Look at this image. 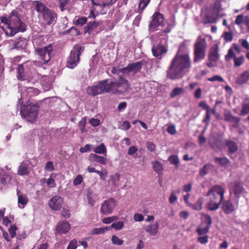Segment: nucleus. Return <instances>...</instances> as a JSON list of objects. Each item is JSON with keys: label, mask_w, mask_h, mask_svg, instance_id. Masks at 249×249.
<instances>
[{"label": "nucleus", "mask_w": 249, "mask_h": 249, "mask_svg": "<svg viewBox=\"0 0 249 249\" xmlns=\"http://www.w3.org/2000/svg\"><path fill=\"white\" fill-rule=\"evenodd\" d=\"M11 179L12 177L10 174L8 173L4 172L3 174H0V184L6 185L10 183Z\"/></svg>", "instance_id": "obj_30"}, {"label": "nucleus", "mask_w": 249, "mask_h": 249, "mask_svg": "<svg viewBox=\"0 0 249 249\" xmlns=\"http://www.w3.org/2000/svg\"><path fill=\"white\" fill-rule=\"evenodd\" d=\"M27 95L29 97L35 96L39 93V90L34 87H29L26 89Z\"/></svg>", "instance_id": "obj_37"}, {"label": "nucleus", "mask_w": 249, "mask_h": 249, "mask_svg": "<svg viewBox=\"0 0 249 249\" xmlns=\"http://www.w3.org/2000/svg\"><path fill=\"white\" fill-rule=\"evenodd\" d=\"M236 57L235 54L232 48L229 49L227 54L225 55V60L229 61L231 58H234Z\"/></svg>", "instance_id": "obj_45"}, {"label": "nucleus", "mask_w": 249, "mask_h": 249, "mask_svg": "<svg viewBox=\"0 0 249 249\" xmlns=\"http://www.w3.org/2000/svg\"><path fill=\"white\" fill-rule=\"evenodd\" d=\"M163 20V15L160 12H155L152 16V19L149 25V29L152 31L157 30V28L162 25Z\"/></svg>", "instance_id": "obj_13"}, {"label": "nucleus", "mask_w": 249, "mask_h": 249, "mask_svg": "<svg viewBox=\"0 0 249 249\" xmlns=\"http://www.w3.org/2000/svg\"><path fill=\"white\" fill-rule=\"evenodd\" d=\"M207 196L210 197V200L207 205V207L210 211H213L218 209L217 196H218V185H214L207 193Z\"/></svg>", "instance_id": "obj_9"}, {"label": "nucleus", "mask_w": 249, "mask_h": 249, "mask_svg": "<svg viewBox=\"0 0 249 249\" xmlns=\"http://www.w3.org/2000/svg\"><path fill=\"white\" fill-rule=\"evenodd\" d=\"M130 89V84L127 80L123 76L118 79H106L98 82L94 86L87 88V93L90 96H95L99 94L111 92L113 94H121L126 92Z\"/></svg>", "instance_id": "obj_2"}, {"label": "nucleus", "mask_w": 249, "mask_h": 249, "mask_svg": "<svg viewBox=\"0 0 249 249\" xmlns=\"http://www.w3.org/2000/svg\"><path fill=\"white\" fill-rule=\"evenodd\" d=\"M77 245L76 240L73 239L70 242L67 249H76L77 247Z\"/></svg>", "instance_id": "obj_56"}, {"label": "nucleus", "mask_w": 249, "mask_h": 249, "mask_svg": "<svg viewBox=\"0 0 249 249\" xmlns=\"http://www.w3.org/2000/svg\"><path fill=\"white\" fill-rule=\"evenodd\" d=\"M201 223L197 226L196 231L199 235H205L208 232L212 224V219L208 214H202Z\"/></svg>", "instance_id": "obj_10"}, {"label": "nucleus", "mask_w": 249, "mask_h": 249, "mask_svg": "<svg viewBox=\"0 0 249 249\" xmlns=\"http://www.w3.org/2000/svg\"><path fill=\"white\" fill-rule=\"evenodd\" d=\"M124 226V223L122 221H119L114 222L111 225V227L115 229V230H120L122 229Z\"/></svg>", "instance_id": "obj_51"}, {"label": "nucleus", "mask_w": 249, "mask_h": 249, "mask_svg": "<svg viewBox=\"0 0 249 249\" xmlns=\"http://www.w3.org/2000/svg\"><path fill=\"white\" fill-rule=\"evenodd\" d=\"M209 143L213 150H217L218 149V141L213 136L210 138Z\"/></svg>", "instance_id": "obj_40"}, {"label": "nucleus", "mask_w": 249, "mask_h": 249, "mask_svg": "<svg viewBox=\"0 0 249 249\" xmlns=\"http://www.w3.org/2000/svg\"><path fill=\"white\" fill-rule=\"evenodd\" d=\"M90 124L93 126H97L100 124V121L97 119L92 118L89 121Z\"/></svg>", "instance_id": "obj_64"}, {"label": "nucleus", "mask_w": 249, "mask_h": 249, "mask_svg": "<svg viewBox=\"0 0 249 249\" xmlns=\"http://www.w3.org/2000/svg\"><path fill=\"white\" fill-rule=\"evenodd\" d=\"M18 75L17 78L18 80H23L25 79V77L24 75V68L23 65L22 64H20L19 65L18 68Z\"/></svg>", "instance_id": "obj_39"}, {"label": "nucleus", "mask_w": 249, "mask_h": 249, "mask_svg": "<svg viewBox=\"0 0 249 249\" xmlns=\"http://www.w3.org/2000/svg\"><path fill=\"white\" fill-rule=\"evenodd\" d=\"M219 164L225 168H228L231 166L230 161L225 157L219 158Z\"/></svg>", "instance_id": "obj_38"}, {"label": "nucleus", "mask_w": 249, "mask_h": 249, "mask_svg": "<svg viewBox=\"0 0 249 249\" xmlns=\"http://www.w3.org/2000/svg\"><path fill=\"white\" fill-rule=\"evenodd\" d=\"M146 146L148 150L150 152H153L155 149L156 146L152 142H146Z\"/></svg>", "instance_id": "obj_63"}, {"label": "nucleus", "mask_w": 249, "mask_h": 249, "mask_svg": "<svg viewBox=\"0 0 249 249\" xmlns=\"http://www.w3.org/2000/svg\"><path fill=\"white\" fill-rule=\"evenodd\" d=\"M214 166L212 164H205L202 169L200 170L199 175L200 176H204L213 169Z\"/></svg>", "instance_id": "obj_29"}, {"label": "nucleus", "mask_w": 249, "mask_h": 249, "mask_svg": "<svg viewBox=\"0 0 249 249\" xmlns=\"http://www.w3.org/2000/svg\"><path fill=\"white\" fill-rule=\"evenodd\" d=\"M63 204V198L59 196H53L49 201V205L54 211L59 210Z\"/></svg>", "instance_id": "obj_16"}, {"label": "nucleus", "mask_w": 249, "mask_h": 249, "mask_svg": "<svg viewBox=\"0 0 249 249\" xmlns=\"http://www.w3.org/2000/svg\"><path fill=\"white\" fill-rule=\"evenodd\" d=\"M84 48L80 45H75L71 51L67 58V67L73 69L75 67L80 60V56Z\"/></svg>", "instance_id": "obj_7"}, {"label": "nucleus", "mask_w": 249, "mask_h": 249, "mask_svg": "<svg viewBox=\"0 0 249 249\" xmlns=\"http://www.w3.org/2000/svg\"><path fill=\"white\" fill-rule=\"evenodd\" d=\"M59 2V7L63 12L66 9V6L71 0H58Z\"/></svg>", "instance_id": "obj_48"}, {"label": "nucleus", "mask_w": 249, "mask_h": 249, "mask_svg": "<svg viewBox=\"0 0 249 249\" xmlns=\"http://www.w3.org/2000/svg\"><path fill=\"white\" fill-rule=\"evenodd\" d=\"M93 151L95 153L102 154H104L105 156H107V150L104 143H101L100 145L95 147Z\"/></svg>", "instance_id": "obj_34"}, {"label": "nucleus", "mask_w": 249, "mask_h": 249, "mask_svg": "<svg viewBox=\"0 0 249 249\" xmlns=\"http://www.w3.org/2000/svg\"><path fill=\"white\" fill-rule=\"evenodd\" d=\"M243 190L244 188L240 183H233L232 191L236 196L239 197L240 195L243 192Z\"/></svg>", "instance_id": "obj_27"}, {"label": "nucleus", "mask_w": 249, "mask_h": 249, "mask_svg": "<svg viewBox=\"0 0 249 249\" xmlns=\"http://www.w3.org/2000/svg\"><path fill=\"white\" fill-rule=\"evenodd\" d=\"M249 113V99L246 98L242 103L240 115H245Z\"/></svg>", "instance_id": "obj_28"}, {"label": "nucleus", "mask_w": 249, "mask_h": 249, "mask_svg": "<svg viewBox=\"0 0 249 249\" xmlns=\"http://www.w3.org/2000/svg\"><path fill=\"white\" fill-rule=\"evenodd\" d=\"M67 32L71 33L72 36H77L80 35V32L79 30L74 27L70 28Z\"/></svg>", "instance_id": "obj_52"}, {"label": "nucleus", "mask_w": 249, "mask_h": 249, "mask_svg": "<svg viewBox=\"0 0 249 249\" xmlns=\"http://www.w3.org/2000/svg\"><path fill=\"white\" fill-rule=\"evenodd\" d=\"M91 234L92 235L94 234H100L104 233V231L102 228H96L92 229L91 231Z\"/></svg>", "instance_id": "obj_55"}, {"label": "nucleus", "mask_w": 249, "mask_h": 249, "mask_svg": "<svg viewBox=\"0 0 249 249\" xmlns=\"http://www.w3.org/2000/svg\"><path fill=\"white\" fill-rule=\"evenodd\" d=\"M204 202V199L203 197L199 198L197 200L194 204L190 203L188 204V206L191 207L194 210L196 211H199L202 210L203 208V204Z\"/></svg>", "instance_id": "obj_25"}, {"label": "nucleus", "mask_w": 249, "mask_h": 249, "mask_svg": "<svg viewBox=\"0 0 249 249\" xmlns=\"http://www.w3.org/2000/svg\"><path fill=\"white\" fill-rule=\"evenodd\" d=\"M89 158V160L97 162L102 165H106L107 163V160L105 157L99 156L96 154H90Z\"/></svg>", "instance_id": "obj_21"}, {"label": "nucleus", "mask_w": 249, "mask_h": 249, "mask_svg": "<svg viewBox=\"0 0 249 249\" xmlns=\"http://www.w3.org/2000/svg\"><path fill=\"white\" fill-rule=\"evenodd\" d=\"M206 48L207 43L206 39L204 38H198L194 46V63H196L204 59Z\"/></svg>", "instance_id": "obj_6"}, {"label": "nucleus", "mask_w": 249, "mask_h": 249, "mask_svg": "<svg viewBox=\"0 0 249 249\" xmlns=\"http://www.w3.org/2000/svg\"><path fill=\"white\" fill-rule=\"evenodd\" d=\"M111 241L113 244L118 246H121L124 243L123 240L120 239L118 237L114 235L112 236Z\"/></svg>", "instance_id": "obj_46"}, {"label": "nucleus", "mask_w": 249, "mask_h": 249, "mask_svg": "<svg viewBox=\"0 0 249 249\" xmlns=\"http://www.w3.org/2000/svg\"><path fill=\"white\" fill-rule=\"evenodd\" d=\"M239 42L243 48L249 51V43L246 39H241L239 40Z\"/></svg>", "instance_id": "obj_62"}, {"label": "nucleus", "mask_w": 249, "mask_h": 249, "mask_svg": "<svg viewBox=\"0 0 249 249\" xmlns=\"http://www.w3.org/2000/svg\"><path fill=\"white\" fill-rule=\"evenodd\" d=\"M46 183L47 185L50 187H54L56 186L55 180L51 178V176L47 179Z\"/></svg>", "instance_id": "obj_60"}, {"label": "nucleus", "mask_w": 249, "mask_h": 249, "mask_svg": "<svg viewBox=\"0 0 249 249\" xmlns=\"http://www.w3.org/2000/svg\"><path fill=\"white\" fill-rule=\"evenodd\" d=\"M159 224L156 222L154 224H151L145 227L144 230L146 232L152 236L156 235L159 231Z\"/></svg>", "instance_id": "obj_19"}, {"label": "nucleus", "mask_w": 249, "mask_h": 249, "mask_svg": "<svg viewBox=\"0 0 249 249\" xmlns=\"http://www.w3.org/2000/svg\"><path fill=\"white\" fill-rule=\"evenodd\" d=\"M45 169L46 170L49 171H53L54 168L53 162L51 161H48L46 164Z\"/></svg>", "instance_id": "obj_59"}, {"label": "nucleus", "mask_w": 249, "mask_h": 249, "mask_svg": "<svg viewBox=\"0 0 249 249\" xmlns=\"http://www.w3.org/2000/svg\"><path fill=\"white\" fill-rule=\"evenodd\" d=\"M99 25V22L93 21L89 22L88 25L84 28L85 33H89L91 30L95 29Z\"/></svg>", "instance_id": "obj_33"}, {"label": "nucleus", "mask_w": 249, "mask_h": 249, "mask_svg": "<svg viewBox=\"0 0 249 249\" xmlns=\"http://www.w3.org/2000/svg\"><path fill=\"white\" fill-rule=\"evenodd\" d=\"M186 50V44L183 42L180 44L166 71L167 78L171 80L179 79L190 71L192 62L188 53L185 52Z\"/></svg>", "instance_id": "obj_1"}, {"label": "nucleus", "mask_w": 249, "mask_h": 249, "mask_svg": "<svg viewBox=\"0 0 249 249\" xmlns=\"http://www.w3.org/2000/svg\"><path fill=\"white\" fill-rule=\"evenodd\" d=\"M217 18L218 11L215 12L214 16L213 17L211 16L209 14L207 15L204 19L203 22L204 24L215 23L216 22Z\"/></svg>", "instance_id": "obj_32"}, {"label": "nucleus", "mask_w": 249, "mask_h": 249, "mask_svg": "<svg viewBox=\"0 0 249 249\" xmlns=\"http://www.w3.org/2000/svg\"><path fill=\"white\" fill-rule=\"evenodd\" d=\"M209 59L210 61L207 62L206 65L210 68L213 67L215 65V62L218 60V44H215L211 49Z\"/></svg>", "instance_id": "obj_15"}, {"label": "nucleus", "mask_w": 249, "mask_h": 249, "mask_svg": "<svg viewBox=\"0 0 249 249\" xmlns=\"http://www.w3.org/2000/svg\"><path fill=\"white\" fill-rule=\"evenodd\" d=\"M168 160L172 164L175 165H178L179 162V160L178 156L174 155L169 156L168 158Z\"/></svg>", "instance_id": "obj_41"}, {"label": "nucleus", "mask_w": 249, "mask_h": 249, "mask_svg": "<svg viewBox=\"0 0 249 249\" xmlns=\"http://www.w3.org/2000/svg\"><path fill=\"white\" fill-rule=\"evenodd\" d=\"M183 89L181 88H176L173 90V91L171 93L170 96L171 97H174L183 93Z\"/></svg>", "instance_id": "obj_43"}, {"label": "nucleus", "mask_w": 249, "mask_h": 249, "mask_svg": "<svg viewBox=\"0 0 249 249\" xmlns=\"http://www.w3.org/2000/svg\"><path fill=\"white\" fill-rule=\"evenodd\" d=\"M153 165V169L158 174V176H161L162 174L163 168L162 163L158 161L155 160L152 162Z\"/></svg>", "instance_id": "obj_23"}, {"label": "nucleus", "mask_w": 249, "mask_h": 249, "mask_svg": "<svg viewBox=\"0 0 249 249\" xmlns=\"http://www.w3.org/2000/svg\"><path fill=\"white\" fill-rule=\"evenodd\" d=\"M83 180L82 175H79L74 179L73 184L74 186L80 184Z\"/></svg>", "instance_id": "obj_53"}, {"label": "nucleus", "mask_w": 249, "mask_h": 249, "mask_svg": "<svg viewBox=\"0 0 249 249\" xmlns=\"http://www.w3.org/2000/svg\"><path fill=\"white\" fill-rule=\"evenodd\" d=\"M53 51V46L49 44L44 48H37L35 50V53L38 56L40 62L45 64L51 60Z\"/></svg>", "instance_id": "obj_8"}, {"label": "nucleus", "mask_w": 249, "mask_h": 249, "mask_svg": "<svg viewBox=\"0 0 249 249\" xmlns=\"http://www.w3.org/2000/svg\"><path fill=\"white\" fill-rule=\"evenodd\" d=\"M116 206V201L113 198L105 200L101 206V213L104 215L111 214Z\"/></svg>", "instance_id": "obj_12"}, {"label": "nucleus", "mask_w": 249, "mask_h": 249, "mask_svg": "<svg viewBox=\"0 0 249 249\" xmlns=\"http://www.w3.org/2000/svg\"><path fill=\"white\" fill-rule=\"evenodd\" d=\"M222 37L226 42H231L233 39V34L231 32H225L223 33Z\"/></svg>", "instance_id": "obj_50"}, {"label": "nucleus", "mask_w": 249, "mask_h": 249, "mask_svg": "<svg viewBox=\"0 0 249 249\" xmlns=\"http://www.w3.org/2000/svg\"><path fill=\"white\" fill-rule=\"evenodd\" d=\"M197 240L201 244H205L208 242V236L205 235L203 236L199 237L197 238Z\"/></svg>", "instance_id": "obj_57"}, {"label": "nucleus", "mask_w": 249, "mask_h": 249, "mask_svg": "<svg viewBox=\"0 0 249 249\" xmlns=\"http://www.w3.org/2000/svg\"><path fill=\"white\" fill-rule=\"evenodd\" d=\"M1 22L10 29L13 35L18 32H23L26 30V25L20 20L18 12L16 10H13L8 17H2Z\"/></svg>", "instance_id": "obj_3"}, {"label": "nucleus", "mask_w": 249, "mask_h": 249, "mask_svg": "<svg viewBox=\"0 0 249 249\" xmlns=\"http://www.w3.org/2000/svg\"><path fill=\"white\" fill-rule=\"evenodd\" d=\"M31 170L29 164L26 162H22L18 168L17 174L20 176L28 175Z\"/></svg>", "instance_id": "obj_18"}, {"label": "nucleus", "mask_w": 249, "mask_h": 249, "mask_svg": "<svg viewBox=\"0 0 249 249\" xmlns=\"http://www.w3.org/2000/svg\"><path fill=\"white\" fill-rule=\"evenodd\" d=\"M87 21V18L86 17H81L74 21V24L77 26H82Z\"/></svg>", "instance_id": "obj_49"}, {"label": "nucleus", "mask_w": 249, "mask_h": 249, "mask_svg": "<svg viewBox=\"0 0 249 249\" xmlns=\"http://www.w3.org/2000/svg\"><path fill=\"white\" fill-rule=\"evenodd\" d=\"M39 106L37 104H33L30 101L26 105L21 107L20 114L21 117L29 122H34L38 114Z\"/></svg>", "instance_id": "obj_5"}, {"label": "nucleus", "mask_w": 249, "mask_h": 249, "mask_svg": "<svg viewBox=\"0 0 249 249\" xmlns=\"http://www.w3.org/2000/svg\"><path fill=\"white\" fill-rule=\"evenodd\" d=\"M168 49L160 42L154 44L152 48L153 55L159 59L162 58V55L167 53Z\"/></svg>", "instance_id": "obj_14"}, {"label": "nucleus", "mask_w": 249, "mask_h": 249, "mask_svg": "<svg viewBox=\"0 0 249 249\" xmlns=\"http://www.w3.org/2000/svg\"><path fill=\"white\" fill-rule=\"evenodd\" d=\"M180 193V189L174 190L172 191L171 194L169 198V202L171 204H173L177 201L178 197L176 196V195L178 194H179Z\"/></svg>", "instance_id": "obj_36"}, {"label": "nucleus", "mask_w": 249, "mask_h": 249, "mask_svg": "<svg viewBox=\"0 0 249 249\" xmlns=\"http://www.w3.org/2000/svg\"><path fill=\"white\" fill-rule=\"evenodd\" d=\"M244 57L243 55H242L239 57H235L234 58V65L235 67H239L241 65L243 64V63H244Z\"/></svg>", "instance_id": "obj_42"}, {"label": "nucleus", "mask_w": 249, "mask_h": 249, "mask_svg": "<svg viewBox=\"0 0 249 249\" xmlns=\"http://www.w3.org/2000/svg\"><path fill=\"white\" fill-rule=\"evenodd\" d=\"M36 10L42 14L41 20L45 25H51L56 20L57 14L52 10L48 8L42 2L36 1Z\"/></svg>", "instance_id": "obj_4"}, {"label": "nucleus", "mask_w": 249, "mask_h": 249, "mask_svg": "<svg viewBox=\"0 0 249 249\" xmlns=\"http://www.w3.org/2000/svg\"><path fill=\"white\" fill-rule=\"evenodd\" d=\"M244 20V16L243 15H239L236 17L235 23L238 25H240L242 23H243Z\"/></svg>", "instance_id": "obj_58"}, {"label": "nucleus", "mask_w": 249, "mask_h": 249, "mask_svg": "<svg viewBox=\"0 0 249 249\" xmlns=\"http://www.w3.org/2000/svg\"><path fill=\"white\" fill-rule=\"evenodd\" d=\"M117 220H118V217L117 216H112L111 217L104 218L102 219V222L105 224H108L114 221H117Z\"/></svg>", "instance_id": "obj_44"}, {"label": "nucleus", "mask_w": 249, "mask_h": 249, "mask_svg": "<svg viewBox=\"0 0 249 249\" xmlns=\"http://www.w3.org/2000/svg\"><path fill=\"white\" fill-rule=\"evenodd\" d=\"M224 118L225 121L231 123H234L233 126L237 127L239 125L240 118L233 116L231 113L227 112L224 114Z\"/></svg>", "instance_id": "obj_20"}, {"label": "nucleus", "mask_w": 249, "mask_h": 249, "mask_svg": "<svg viewBox=\"0 0 249 249\" xmlns=\"http://www.w3.org/2000/svg\"><path fill=\"white\" fill-rule=\"evenodd\" d=\"M70 225L66 221L59 223L56 227V230L59 234H65L70 231Z\"/></svg>", "instance_id": "obj_17"}, {"label": "nucleus", "mask_w": 249, "mask_h": 249, "mask_svg": "<svg viewBox=\"0 0 249 249\" xmlns=\"http://www.w3.org/2000/svg\"><path fill=\"white\" fill-rule=\"evenodd\" d=\"M249 80V71H244L239 77L237 80L236 82L238 84L242 85L247 82Z\"/></svg>", "instance_id": "obj_26"}, {"label": "nucleus", "mask_w": 249, "mask_h": 249, "mask_svg": "<svg viewBox=\"0 0 249 249\" xmlns=\"http://www.w3.org/2000/svg\"><path fill=\"white\" fill-rule=\"evenodd\" d=\"M167 132L171 135H175L177 133L176 126L174 125L169 126L166 129Z\"/></svg>", "instance_id": "obj_54"}, {"label": "nucleus", "mask_w": 249, "mask_h": 249, "mask_svg": "<svg viewBox=\"0 0 249 249\" xmlns=\"http://www.w3.org/2000/svg\"><path fill=\"white\" fill-rule=\"evenodd\" d=\"M150 0H140L137 9V12L142 13L150 2Z\"/></svg>", "instance_id": "obj_35"}, {"label": "nucleus", "mask_w": 249, "mask_h": 249, "mask_svg": "<svg viewBox=\"0 0 249 249\" xmlns=\"http://www.w3.org/2000/svg\"><path fill=\"white\" fill-rule=\"evenodd\" d=\"M226 145L228 147V152L230 154L233 153L238 150V146L236 143L233 141H227L226 143Z\"/></svg>", "instance_id": "obj_31"}, {"label": "nucleus", "mask_w": 249, "mask_h": 249, "mask_svg": "<svg viewBox=\"0 0 249 249\" xmlns=\"http://www.w3.org/2000/svg\"><path fill=\"white\" fill-rule=\"evenodd\" d=\"M143 64L144 62L143 61L132 63L129 64L125 67L120 69L119 71L123 74L131 73L134 75L141 71Z\"/></svg>", "instance_id": "obj_11"}, {"label": "nucleus", "mask_w": 249, "mask_h": 249, "mask_svg": "<svg viewBox=\"0 0 249 249\" xmlns=\"http://www.w3.org/2000/svg\"><path fill=\"white\" fill-rule=\"evenodd\" d=\"M199 106L202 107L203 109L206 110V111H211L213 114L215 113V111L214 109H211L209 106L207 104L205 101H202L199 103Z\"/></svg>", "instance_id": "obj_47"}, {"label": "nucleus", "mask_w": 249, "mask_h": 249, "mask_svg": "<svg viewBox=\"0 0 249 249\" xmlns=\"http://www.w3.org/2000/svg\"><path fill=\"white\" fill-rule=\"evenodd\" d=\"M17 228L16 225L11 226L9 229V232L11 235V238H14L16 234V231Z\"/></svg>", "instance_id": "obj_61"}, {"label": "nucleus", "mask_w": 249, "mask_h": 249, "mask_svg": "<svg viewBox=\"0 0 249 249\" xmlns=\"http://www.w3.org/2000/svg\"><path fill=\"white\" fill-rule=\"evenodd\" d=\"M19 191L17 190V195L18 196V207L20 208H24L28 202V198L25 195H19Z\"/></svg>", "instance_id": "obj_24"}, {"label": "nucleus", "mask_w": 249, "mask_h": 249, "mask_svg": "<svg viewBox=\"0 0 249 249\" xmlns=\"http://www.w3.org/2000/svg\"><path fill=\"white\" fill-rule=\"evenodd\" d=\"M222 209L226 214H230L234 211L233 205L229 200L225 201L222 203Z\"/></svg>", "instance_id": "obj_22"}]
</instances>
